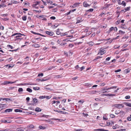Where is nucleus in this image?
I'll return each mask as SVG.
<instances>
[{"instance_id":"obj_27","label":"nucleus","mask_w":131,"mask_h":131,"mask_svg":"<svg viewBox=\"0 0 131 131\" xmlns=\"http://www.w3.org/2000/svg\"><path fill=\"white\" fill-rule=\"evenodd\" d=\"M96 130H99V131H108V130H105L104 129H98Z\"/></svg>"},{"instance_id":"obj_7","label":"nucleus","mask_w":131,"mask_h":131,"mask_svg":"<svg viewBox=\"0 0 131 131\" xmlns=\"http://www.w3.org/2000/svg\"><path fill=\"white\" fill-rule=\"evenodd\" d=\"M83 5L85 7H89L90 6V5L88 4L86 2H84L83 3Z\"/></svg>"},{"instance_id":"obj_34","label":"nucleus","mask_w":131,"mask_h":131,"mask_svg":"<svg viewBox=\"0 0 131 131\" xmlns=\"http://www.w3.org/2000/svg\"><path fill=\"white\" fill-rule=\"evenodd\" d=\"M84 69L85 67L84 66H83L80 68V71H81L82 70H83Z\"/></svg>"},{"instance_id":"obj_64","label":"nucleus","mask_w":131,"mask_h":131,"mask_svg":"<svg viewBox=\"0 0 131 131\" xmlns=\"http://www.w3.org/2000/svg\"><path fill=\"white\" fill-rule=\"evenodd\" d=\"M13 59V58H10L9 59H7V60H8V61H10L11 60H12Z\"/></svg>"},{"instance_id":"obj_12","label":"nucleus","mask_w":131,"mask_h":131,"mask_svg":"<svg viewBox=\"0 0 131 131\" xmlns=\"http://www.w3.org/2000/svg\"><path fill=\"white\" fill-rule=\"evenodd\" d=\"M88 44H89L90 46H92L94 44L93 42L92 41L89 42L88 43Z\"/></svg>"},{"instance_id":"obj_35","label":"nucleus","mask_w":131,"mask_h":131,"mask_svg":"<svg viewBox=\"0 0 131 131\" xmlns=\"http://www.w3.org/2000/svg\"><path fill=\"white\" fill-rule=\"evenodd\" d=\"M39 98L40 99H43L45 98V96H41L39 97Z\"/></svg>"},{"instance_id":"obj_3","label":"nucleus","mask_w":131,"mask_h":131,"mask_svg":"<svg viewBox=\"0 0 131 131\" xmlns=\"http://www.w3.org/2000/svg\"><path fill=\"white\" fill-rule=\"evenodd\" d=\"M46 33L48 35L50 36H52L54 34V33L53 32L51 31H46Z\"/></svg>"},{"instance_id":"obj_21","label":"nucleus","mask_w":131,"mask_h":131,"mask_svg":"<svg viewBox=\"0 0 131 131\" xmlns=\"http://www.w3.org/2000/svg\"><path fill=\"white\" fill-rule=\"evenodd\" d=\"M46 79H37V81H40L41 82L45 81L46 80Z\"/></svg>"},{"instance_id":"obj_25","label":"nucleus","mask_w":131,"mask_h":131,"mask_svg":"<svg viewBox=\"0 0 131 131\" xmlns=\"http://www.w3.org/2000/svg\"><path fill=\"white\" fill-rule=\"evenodd\" d=\"M130 7H128L125 8V11H124V12H125L126 11L129 10L130 9Z\"/></svg>"},{"instance_id":"obj_46","label":"nucleus","mask_w":131,"mask_h":131,"mask_svg":"<svg viewBox=\"0 0 131 131\" xmlns=\"http://www.w3.org/2000/svg\"><path fill=\"white\" fill-rule=\"evenodd\" d=\"M118 4L119 5H121V0H117Z\"/></svg>"},{"instance_id":"obj_58","label":"nucleus","mask_w":131,"mask_h":131,"mask_svg":"<svg viewBox=\"0 0 131 131\" xmlns=\"http://www.w3.org/2000/svg\"><path fill=\"white\" fill-rule=\"evenodd\" d=\"M103 119L104 120H107L108 119V118L106 117H103Z\"/></svg>"},{"instance_id":"obj_42","label":"nucleus","mask_w":131,"mask_h":131,"mask_svg":"<svg viewBox=\"0 0 131 131\" xmlns=\"http://www.w3.org/2000/svg\"><path fill=\"white\" fill-rule=\"evenodd\" d=\"M17 130L18 131H24V130L22 129L21 128H17Z\"/></svg>"},{"instance_id":"obj_51","label":"nucleus","mask_w":131,"mask_h":131,"mask_svg":"<svg viewBox=\"0 0 131 131\" xmlns=\"http://www.w3.org/2000/svg\"><path fill=\"white\" fill-rule=\"evenodd\" d=\"M92 84H89L88 83L86 84V85L88 86L89 87L92 86Z\"/></svg>"},{"instance_id":"obj_55","label":"nucleus","mask_w":131,"mask_h":131,"mask_svg":"<svg viewBox=\"0 0 131 131\" xmlns=\"http://www.w3.org/2000/svg\"><path fill=\"white\" fill-rule=\"evenodd\" d=\"M110 57H108L106 59V61H108L109 60H110Z\"/></svg>"},{"instance_id":"obj_29","label":"nucleus","mask_w":131,"mask_h":131,"mask_svg":"<svg viewBox=\"0 0 131 131\" xmlns=\"http://www.w3.org/2000/svg\"><path fill=\"white\" fill-rule=\"evenodd\" d=\"M110 116L112 118H114L115 117V116L113 114H111L110 115Z\"/></svg>"},{"instance_id":"obj_14","label":"nucleus","mask_w":131,"mask_h":131,"mask_svg":"<svg viewBox=\"0 0 131 131\" xmlns=\"http://www.w3.org/2000/svg\"><path fill=\"white\" fill-rule=\"evenodd\" d=\"M117 87L116 86H113V87H110L109 88H107V89H106V90H109V89H115V88H116Z\"/></svg>"},{"instance_id":"obj_33","label":"nucleus","mask_w":131,"mask_h":131,"mask_svg":"<svg viewBox=\"0 0 131 131\" xmlns=\"http://www.w3.org/2000/svg\"><path fill=\"white\" fill-rule=\"evenodd\" d=\"M43 73H39L38 74V77H40V76L41 77H42L43 76Z\"/></svg>"},{"instance_id":"obj_26","label":"nucleus","mask_w":131,"mask_h":131,"mask_svg":"<svg viewBox=\"0 0 131 131\" xmlns=\"http://www.w3.org/2000/svg\"><path fill=\"white\" fill-rule=\"evenodd\" d=\"M3 84L4 85H6L9 84V81H5L3 83Z\"/></svg>"},{"instance_id":"obj_8","label":"nucleus","mask_w":131,"mask_h":131,"mask_svg":"<svg viewBox=\"0 0 131 131\" xmlns=\"http://www.w3.org/2000/svg\"><path fill=\"white\" fill-rule=\"evenodd\" d=\"M12 110L11 109H6L5 111V113L9 112H11L12 111Z\"/></svg>"},{"instance_id":"obj_52","label":"nucleus","mask_w":131,"mask_h":131,"mask_svg":"<svg viewBox=\"0 0 131 131\" xmlns=\"http://www.w3.org/2000/svg\"><path fill=\"white\" fill-rule=\"evenodd\" d=\"M78 77H75L72 78V79L73 80H76L77 79H78Z\"/></svg>"},{"instance_id":"obj_45","label":"nucleus","mask_w":131,"mask_h":131,"mask_svg":"<svg viewBox=\"0 0 131 131\" xmlns=\"http://www.w3.org/2000/svg\"><path fill=\"white\" fill-rule=\"evenodd\" d=\"M127 119L128 121H130L131 120V118L130 117H128L127 118Z\"/></svg>"},{"instance_id":"obj_17","label":"nucleus","mask_w":131,"mask_h":131,"mask_svg":"<svg viewBox=\"0 0 131 131\" xmlns=\"http://www.w3.org/2000/svg\"><path fill=\"white\" fill-rule=\"evenodd\" d=\"M34 127V126L33 125L31 124L30 125L27 126V127L28 128H33Z\"/></svg>"},{"instance_id":"obj_41","label":"nucleus","mask_w":131,"mask_h":131,"mask_svg":"<svg viewBox=\"0 0 131 131\" xmlns=\"http://www.w3.org/2000/svg\"><path fill=\"white\" fill-rule=\"evenodd\" d=\"M74 130L75 131H82L83 130V129H75Z\"/></svg>"},{"instance_id":"obj_50","label":"nucleus","mask_w":131,"mask_h":131,"mask_svg":"<svg viewBox=\"0 0 131 131\" xmlns=\"http://www.w3.org/2000/svg\"><path fill=\"white\" fill-rule=\"evenodd\" d=\"M45 98H46L47 99H49L50 98V97L48 96H45Z\"/></svg>"},{"instance_id":"obj_5","label":"nucleus","mask_w":131,"mask_h":131,"mask_svg":"<svg viewBox=\"0 0 131 131\" xmlns=\"http://www.w3.org/2000/svg\"><path fill=\"white\" fill-rule=\"evenodd\" d=\"M40 3V2H36L35 4H33L32 5V6L33 7H35L36 8H38V7H36V6H37V5L39 4Z\"/></svg>"},{"instance_id":"obj_19","label":"nucleus","mask_w":131,"mask_h":131,"mask_svg":"<svg viewBox=\"0 0 131 131\" xmlns=\"http://www.w3.org/2000/svg\"><path fill=\"white\" fill-rule=\"evenodd\" d=\"M22 19L24 21H25L26 20L27 17L26 16H24L22 17Z\"/></svg>"},{"instance_id":"obj_16","label":"nucleus","mask_w":131,"mask_h":131,"mask_svg":"<svg viewBox=\"0 0 131 131\" xmlns=\"http://www.w3.org/2000/svg\"><path fill=\"white\" fill-rule=\"evenodd\" d=\"M35 111L37 112H40L41 111V110L40 108L39 107H37L35 109Z\"/></svg>"},{"instance_id":"obj_62","label":"nucleus","mask_w":131,"mask_h":131,"mask_svg":"<svg viewBox=\"0 0 131 131\" xmlns=\"http://www.w3.org/2000/svg\"><path fill=\"white\" fill-rule=\"evenodd\" d=\"M39 128L40 129H44L45 128H44L42 126H39Z\"/></svg>"},{"instance_id":"obj_24","label":"nucleus","mask_w":131,"mask_h":131,"mask_svg":"<svg viewBox=\"0 0 131 131\" xmlns=\"http://www.w3.org/2000/svg\"><path fill=\"white\" fill-rule=\"evenodd\" d=\"M33 89L34 90H39L40 89V88L39 87H34Z\"/></svg>"},{"instance_id":"obj_2","label":"nucleus","mask_w":131,"mask_h":131,"mask_svg":"<svg viewBox=\"0 0 131 131\" xmlns=\"http://www.w3.org/2000/svg\"><path fill=\"white\" fill-rule=\"evenodd\" d=\"M115 107H116L118 108H121L123 107L124 106L123 105L121 104H116L114 105Z\"/></svg>"},{"instance_id":"obj_53","label":"nucleus","mask_w":131,"mask_h":131,"mask_svg":"<svg viewBox=\"0 0 131 131\" xmlns=\"http://www.w3.org/2000/svg\"><path fill=\"white\" fill-rule=\"evenodd\" d=\"M2 19L4 21H6L8 20V19L7 18H3Z\"/></svg>"},{"instance_id":"obj_37","label":"nucleus","mask_w":131,"mask_h":131,"mask_svg":"<svg viewBox=\"0 0 131 131\" xmlns=\"http://www.w3.org/2000/svg\"><path fill=\"white\" fill-rule=\"evenodd\" d=\"M57 62L59 63H61L62 62V61L61 60L59 59L57 61Z\"/></svg>"},{"instance_id":"obj_10","label":"nucleus","mask_w":131,"mask_h":131,"mask_svg":"<svg viewBox=\"0 0 131 131\" xmlns=\"http://www.w3.org/2000/svg\"><path fill=\"white\" fill-rule=\"evenodd\" d=\"M119 126L118 124H116L113 127V128L114 129H115L119 127Z\"/></svg>"},{"instance_id":"obj_22","label":"nucleus","mask_w":131,"mask_h":131,"mask_svg":"<svg viewBox=\"0 0 131 131\" xmlns=\"http://www.w3.org/2000/svg\"><path fill=\"white\" fill-rule=\"evenodd\" d=\"M121 5H123L124 6H125L126 5V3L124 1H122V3H121Z\"/></svg>"},{"instance_id":"obj_39","label":"nucleus","mask_w":131,"mask_h":131,"mask_svg":"<svg viewBox=\"0 0 131 131\" xmlns=\"http://www.w3.org/2000/svg\"><path fill=\"white\" fill-rule=\"evenodd\" d=\"M61 40H58L57 41V42L58 43L61 44Z\"/></svg>"},{"instance_id":"obj_18","label":"nucleus","mask_w":131,"mask_h":131,"mask_svg":"<svg viewBox=\"0 0 131 131\" xmlns=\"http://www.w3.org/2000/svg\"><path fill=\"white\" fill-rule=\"evenodd\" d=\"M15 111L16 112H22V111L21 110H19V109H15Z\"/></svg>"},{"instance_id":"obj_36","label":"nucleus","mask_w":131,"mask_h":131,"mask_svg":"<svg viewBox=\"0 0 131 131\" xmlns=\"http://www.w3.org/2000/svg\"><path fill=\"white\" fill-rule=\"evenodd\" d=\"M121 71V69H118L117 70H115V72L116 73H117V72H119Z\"/></svg>"},{"instance_id":"obj_49","label":"nucleus","mask_w":131,"mask_h":131,"mask_svg":"<svg viewBox=\"0 0 131 131\" xmlns=\"http://www.w3.org/2000/svg\"><path fill=\"white\" fill-rule=\"evenodd\" d=\"M16 81H15V82H11V81H9V84H13V83H15L16 82Z\"/></svg>"},{"instance_id":"obj_4","label":"nucleus","mask_w":131,"mask_h":131,"mask_svg":"<svg viewBox=\"0 0 131 131\" xmlns=\"http://www.w3.org/2000/svg\"><path fill=\"white\" fill-rule=\"evenodd\" d=\"M18 35L17 36H16V38H17V37H21V35H23L21 34L20 33L18 34L17 33H15L14 34L12 35V36H15V35Z\"/></svg>"},{"instance_id":"obj_63","label":"nucleus","mask_w":131,"mask_h":131,"mask_svg":"<svg viewBox=\"0 0 131 131\" xmlns=\"http://www.w3.org/2000/svg\"><path fill=\"white\" fill-rule=\"evenodd\" d=\"M124 113V112L123 111H121L119 112V114H123Z\"/></svg>"},{"instance_id":"obj_6","label":"nucleus","mask_w":131,"mask_h":131,"mask_svg":"<svg viewBox=\"0 0 131 131\" xmlns=\"http://www.w3.org/2000/svg\"><path fill=\"white\" fill-rule=\"evenodd\" d=\"M45 89L47 90H52L51 89V87L49 85H47L46 86L45 88Z\"/></svg>"},{"instance_id":"obj_59","label":"nucleus","mask_w":131,"mask_h":131,"mask_svg":"<svg viewBox=\"0 0 131 131\" xmlns=\"http://www.w3.org/2000/svg\"><path fill=\"white\" fill-rule=\"evenodd\" d=\"M79 4V3H76L75 4H74L73 5L74 6H75V7H76L77 5H78Z\"/></svg>"},{"instance_id":"obj_61","label":"nucleus","mask_w":131,"mask_h":131,"mask_svg":"<svg viewBox=\"0 0 131 131\" xmlns=\"http://www.w3.org/2000/svg\"><path fill=\"white\" fill-rule=\"evenodd\" d=\"M81 17H78L77 18V20L78 21H80V20L81 19Z\"/></svg>"},{"instance_id":"obj_56","label":"nucleus","mask_w":131,"mask_h":131,"mask_svg":"<svg viewBox=\"0 0 131 131\" xmlns=\"http://www.w3.org/2000/svg\"><path fill=\"white\" fill-rule=\"evenodd\" d=\"M93 10V9L92 8H91V9H89L88 11H89L90 12H92Z\"/></svg>"},{"instance_id":"obj_47","label":"nucleus","mask_w":131,"mask_h":131,"mask_svg":"<svg viewBox=\"0 0 131 131\" xmlns=\"http://www.w3.org/2000/svg\"><path fill=\"white\" fill-rule=\"evenodd\" d=\"M5 98L3 97H0V101H1L2 100H5Z\"/></svg>"},{"instance_id":"obj_13","label":"nucleus","mask_w":131,"mask_h":131,"mask_svg":"<svg viewBox=\"0 0 131 131\" xmlns=\"http://www.w3.org/2000/svg\"><path fill=\"white\" fill-rule=\"evenodd\" d=\"M4 105L0 104V111L4 107Z\"/></svg>"},{"instance_id":"obj_28","label":"nucleus","mask_w":131,"mask_h":131,"mask_svg":"<svg viewBox=\"0 0 131 131\" xmlns=\"http://www.w3.org/2000/svg\"><path fill=\"white\" fill-rule=\"evenodd\" d=\"M114 28L113 27H111L109 29L108 32H110L112 30L114 29Z\"/></svg>"},{"instance_id":"obj_38","label":"nucleus","mask_w":131,"mask_h":131,"mask_svg":"<svg viewBox=\"0 0 131 131\" xmlns=\"http://www.w3.org/2000/svg\"><path fill=\"white\" fill-rule=\"evenodd\" d=\"M7 47L9 48H10L11 49H13V47L10 45H7Z\"/></svg>"},{"instance_id":"obj_15","label":"nucleus","mask_w":131,"mask_h":131,"mask_svg":"<svg viewBox=\"0 0 131 131\" xmlns=\"http://www.w3.org/2000/svg\"><path fill=\"white\" fill-rule=\"evenodd\" d=\"M54 119L56 121H58L59 122H61L62 121H64V120H63V119Z\"/></svg>"},{"instance_id":"obj_23","label":"nucleus","mask_w":131,"mask_h":131,"mask_svg":"<svg viewBox=\"0 0 131 131\" xmlns=\"http://www.w3.org/2000/svg\"><path fill=\"white\" fill-rule=\"evenodd\" d=\"M128 69H126L124 70V72L126 73H129L130 72V70H128Z\"/></svg>"},{"instance_id":"obj_30","label":"nucleus","mask_w":131,"mask_h":131,"mask_svg":"<svg viewBox=\"0 0 131 131\" xmlns=\"http://www.w3.org/2000/svg\"><path fill=\"white\" fill-rule=\"evenodd\" d=\"M1 122L4 123H6V120H5L2 119L1 120Z\"/></svg>"},{"instance_id":"obj_32","label":"nucleus","mask_w":131,"mask_h":131,"mask_svg":"<svg viewBox=\"0 0 131 131\" xmlns=\"http://www.w3.org/2000/svg\"><path fill=\"white\" fill-rule=\"evenodd\" d=\"M119 33L120 34H124L125 33V32L122 31L121 30L119 31Z\"/></svg>"},{"instance_id":"obj_31","label":"nucleus","mask_w":131,"mask_h":131,"mask_svg":"<svg viewBox=\"0 0 131 131\" xmlns=\"http://www.w3.org/2000/svg\"><path fill=\"white\" fill-rule=\"evenodd\" d=\"M33 101L35 103H36L38 102L37 100L35 98L34 99H33Z\"/></svg>"},{"instance_id":"obj_11","label":"nucleus","mask_w":131,"mask_h":131,"mask_svg":"<svg viewBox=\"0 0 131 131\" xmlns=\"http://www.w3.org/2000/svg\"><path fill=\"white\" fill-rule=\"evenodd\" d=\"M32 46L36 48H38L40 46L38 44H35L32 45Z\"/></svg>"},{"instance_id":"obj_40","label":"nucleus","mask_w":131,"mask_h":131,"mask_svg":"<svg viewBox=\"0 0 131 131\" xmlns=\"http://www.w3.org/2000/svg\"><path fill=\"white\" fill-rule=\"evenodd\" d=\"M97 85H94L92 87V88H93V89H95V88H96L97 86Z\"/></svg>"},{"instance_id":"obj_54","label":"nucleus","mask_w":131,"mask_h":131,"mask_svg":"<svg viewBox=\"0 0 131 131\" xmlns=\"http://www.w3.org/2000/svg\"><path fill=\"white\" fill-rule=\"evenodd\" d=\"M50 18L52 19H56V18L54 16H52Z\"/></svg>"},{"instance_id":"obj_9","label":"nucleus","mask_w":131,"mask_h":131,"mask_svg":"<svg viewBox=\"0 0 131 131\" xmlns=\"http://www.w3.org/2000/svg\"><path fill=\"white\" fill-rule=\"evenodd\" d=\"M124 104L127 106L131 107V104L128 102H125Z\"/></svg>"},{"instance_id":"obj_60","label":"nucleus","mask_w":131,"mask_h":131,"mask_svg":"<svg viewBox=\"0 0 131 131\" xmlns=\"http://www.w3.org/2000/svg\"><path fill=\"white\" fill-rule=\"evenodd\" d=\"M95 35V34L94 33L93 34H92L91 35V37H94Z\"/></svg>"},{"instance_id":"obj_1","label":"nucleus","mask_w":131,"mask_h":131,"mask_svg":"<svg viewBox=\"0 0 131 131\" xmlns=\"http://www.w3.org/2000/svg\"><path fill=\"white\" fill-rule=\"evenodd\" d=\"M106 52L104 49L101 48L100 49V51L99 52L98 54L101 55L105 53Z\"/></svg>"},{"instance_id":"obj_48","label":"nucleus","mask_w":131,"mask_h":131,"mask_svg":"<svg viewBox=\"0 0 131 131\" xmlns=\"http://www.w3.org/2000/svg\"><path fill=\"white\" fill-rule=\"evenodd\" d=\"M84 101L83 100H80L78 102L81 103H82L84 102Z\"/></svg>"},{"instance_id":"obj_57","label":"nucleus","mask_w":131,"mask_h":131,"mask_svg":"<svg viewBox=\"0 0 131 131\" xmlns=\"http://www.w3.org/2000/svg\"><path fill=\"white\" fill-rule=\"evenodd\" d=\"M12 121H10L9 120H6V123H10Z\"/></svg>"},{"instance_id":"obj_20","label":"nucleus","mask_w":131,"mask_h":131,"mask_svg":"<svg viewBox=\"0 0 131 131\" xmlns=\"http://www.w3.org/2000/svg\"><path fill=\"white\" fill-rule=\"evenodd\" d=\"M54 68V67L53 66H50L48 68V69L47 70H51L53 68Z\"/></svg>"},{"instance_id":"obj_44","label":"nucleus","mask_w":131,"mask_h":131,"mask_svg":"<svg viewBox=\"0 0 131 131\" xmlns=\"http://www.w3.org/2000/svg\"><path fill=\"white\" fill-rule=\"evenodd\" d=\"M60 103V101H56V105H57L58 104H59Z\"/></svg>"},{"instance_id":"obj_43","label":"nucleus","mask_w":131,"mask_h":131,"mask_svg":"<svg viewBox=\"0 0 131 131\" xmlns=\"http://www.w3.org/2000/svg\"><path fill=\"white\" fill-rule=\"evenodd\" d=\"M130 96L129 95L126 96L125 97V98L126 99H128L130 98Z\"/></svg>"}]
</instances>
